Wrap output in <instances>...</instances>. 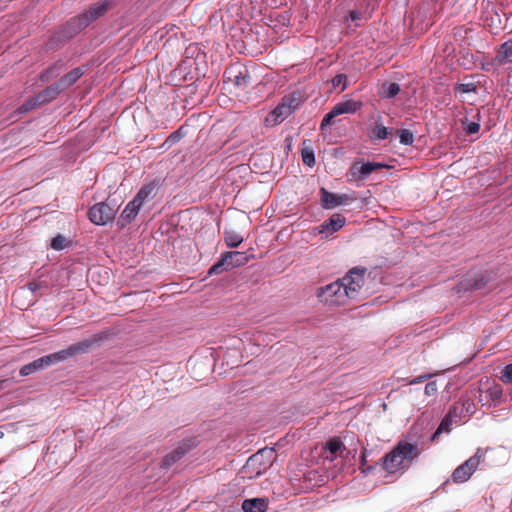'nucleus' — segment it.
<instances>
[{"label":"nucleus","instance_id":"nucleus-14","mask_svg":"<svg viewBox=\"0 0 512 512\" xmlns=\"http://www.w3.org/2000/svg\"><path fill=\"white\" fill-rule=\"evenodd\" d=\"M191 448L192 446L188 442L181 443L173 451H171L164 457L161 463V468L169 469L176 462H178L188 451H190Z\"/></svg>","mask_w":512,"mask_h":512},{"label":"nucleus","instance_id":"nucleus-48","mask_svg":"<svg viewBox=\"0 0 512 512\" xmlns=\"http://www.w3.org/2000/svg\"><path fill=\"white\" fill-rule=\"evenodd\" d=\"M27 287L31 292H34L37 289V285L35 283H29L27 284Z\"/></svg>","mask_w":512,"mask_h":512},{"label":"nucleus","instance_id":"nucleus-16","mask_svg":"<svg viewBox=\"0 0 512 512\" xmlns=\"http://www.w3.org/2000/svg\"><path fill=\"white\" fill-rule=\"evenodd\" d=\"M62 91L63 89L61 88L58 82L53 83L52 85H50L49 87H47L46 89H44L36 95V102H38L40 105L49 103L50 101L55 99Z\"/></svg>","mask_w":512,"mask_h":512},{"label":"nucleus","instance_id":"nucleus-30","mask_svg":"<svg viewBox=\"0 0 512 512\" xmlns=\"http://www.w3.org/2000/svg\"><path fill=\"white\" fill-rule=\"evenodd\" d=\"M302 160L307 166L312 167L315 164V156L313 150L309 148L303 149Z\"/></svg>","mask_w":512,"mask_h":512},{"label":"nucleus","instance_id":"nucleus-36","mask_svg":"<svg viewBox=\"0 0 512 512\" xmlns=\"http://www.w3.org/2000/svg\"><path fill=\"white\" fill-rule=\"evenodd\" d=\"M40 104L38 102H36V97L33 98V99H30L28 100L26 103H24L20 108V112L21 113H25V112H28L32 109H34L35 107L39 106Z\"/></svg>","mask_w":512,"mask_h":512},{"label":"nucleus","instance_id":"nucleus-28","mask_svg":"<svg viewBox=\"0 0 512 512\" xmlns=\"http://www.w3.org/2000/svg\"><path fill=\"white\" fill-rule=\"evenodd\" d=\"M400 143L403 145H411L414 141L413 133L408 129H401L399 131Z\"/></svg>","mask_w":512,"mask_h":512},{"label":"nucleus","instance_id":"nucleus-42","mask_svg":"<svg viewBox=\"0 0 512 512\" xmlns=\"http://www.w3.org/2000/svg\"><path fill=\"white\" fill-rule=\"evenodd\" d=\"M181 138V133L180 131H176V132H173L167 139H166V143H176L180 140Z\"/></svg>","mask_w":512,"mask_h":512},{"label":"nucleus","instance_id":"nucleus-18","mask_svg":"<svg viewBox=\"0 0 512 512\" xmlns=\"http://www.w3.org/2000/svg\"><path fill=\"white\" fill-rule=\"evenodd\" d=\"M495 61L499 65H505L512 62V39L504 42L495 57Z\"/></svg>","mask_w":512,"mask_h":512},{"label":"nucleus","instance_id":"nucleus-10","mask_svg":"<svg viewBox=\"0 0 512 512\" xmlns=\"http://www.w3.org/2000/svg\"><path fill=\"white\" fill-rule=\"evenodd\" d=\"M384 167L383 164L380 163H362L356 162L350 168V176L351 180H364L366 179L372 172Z\"/></svg>","mask_w":512,"mask_h":512},{"label":"nucleus","instance_id":"nucleus-31","mask_svg":"<svg viewBox=\"0 0 512 512\" xmlns=\"http://www.w3.org/2000/svg\"><path fill=\"white\" fill-rule=\"evenodd\" d=\"M476 88L477 87L474 83L469 82V83L458 84L455 89H456V91L464 94V93L475 92Z\"/></svg>","mask_w":512,"mask_h":512},{"label":"nucleus","instance_id":"nucleus-43","mask_svg":"<svg viewBox=\"0 0 512 512\" xmlns=\"http://www.w3.org/2000/svg\"><path fill=\"white\" fill-rule=\"evenodd\" d=\"M331 112L332 114L336 117L338 115H342V114H345L343 109H342V106L337 103L336 105H334V107L331 109Z\"/></svg>","mask_w":512,"mask_h":512},{"label":"nucleus","instance_id":"nucleus-4","mask_svg":"<svg viewBox=\"0 0 512 512\" xmlns=\"http://www.w3.org/2000/svg\"><path fill=\"white\" fill-rule=\"evenodd\" d=\"M364 269L354 268L339 281L344 290V294L347 299L357 300L361 296V289L364 284Z\"/></svg>","mask_w":512,"mask_h":512},{"label":"nucleus","instance_id":"nucleus-46","mask_svg":"<svg viewBox=\"0 0 512 512\" xmlns=\"http://www.w3.org/2000/svg\"><path fill=\"white\" fill-rule=\"evenodd\" d=\"M366 466V450L361 454L360 467Z\"/></svg>","mask_w":512,"mask_h":512},{"label":"nucleus","instance_id":"nucleus-7","mask_svg":"<svg viewBox=\"0 0 512 512\" xmlns=\"http://www.w3.org/2000/svg\"><path fill=\"white\" fill-rule=\"evenodd\" d=\"M249 261V256L244 252L232 251L223 254L221 260L212 265L209 274H219L224 270L243 266Z\"/></svg>","mask_w":512,"mask_h":512},{"label":"nucleus","instance_id":"nucleus-11","mask_svg":"<svg viewBox=\"0 0 512 512\" xmlns=\"http://www.w3.org/2000/svg\"><path fill=\"white\" fill-rule=\"evenodd\" d=\"M321 206L324 209H333L339 205L347 204L351 198L347 194H335L325 188L320 189Z\"/></svg>","mask_w":512,"mask_h":512},{"label":"nucleus","instance_id":"nucleus-17","mask_svg":"<svg viewBox=\"0 0 512 512\" xmlns=\"http://www.w3.org/2000/svg\"><path fill=\"white\" fill-rule=\"evenodd\" d=\"M268 508V503L264 498L246 499L242 503L244 512H265Z\"/></svg>","mask_w":512,"mask_h":512},{"label":"nucleus","instance_id":"nucleus-15","mask_svg":"<svg viewBox=\"0 0 512 512\" xmlns=\"http://www.w3.org/2000/svg\"><path fill=\"white\" fill-rule=\"evenodd\" d=\"M140 208H141V206L138 203H136L134 200L130 201L126 205L125 209L122 211V213L118 219V224L121 227H124L127 224H129L132 220L135 219V217L139 213Z\"/></svg>","mask_w":512,"mask_h":512},{"label":"nucleus","instance_id":"nucleus-22","mask_svg":"<svg viewBox=\"0 0 512 512\" xmlns=\"http://www.w3.org/2000/svg\"><path fill=\"white\" fill-rule=\"evenodd\" d=\"M154 190H155L154 184L150 183V184L144 185L138 191V193L136 194V196L134 197L133 200L142 207L143 203L146 200L153 197Z\"/></svg>","mask_w":512,"mask_h":512},{"label":"nucleus","instance_id":"nucleus-40","mask_svg":"<svg viewBox=\"0 0 512 512\" xmlns=\"http://www.w3.org/2000/svg\"><path fill=\"white\" fill-rule=\"evenodd\" d=\"M480 129V124L477 123V122H470L467 126H466V132L468 134H475L479 131Z\"/></svg>","mask_w":512,"mask_h":512},{"label":"nucleus","instance_id":"nucleus-44","mask_svg":"<svg viewBox=\"0 0 512 512\" xmlns=\"http://www.w3.org/2000/svg\"><path fill=\"white\" fill-rule=\"evenodd\" d=\"M377 466L378 465L376 463L374 466L373 465L363 466V467H360V469H361L362 474L367 475L370 472H372Z\"/></svg>","mask_w":512,"mask_h":512},{"label":"nucleus","instance_id":"nucleus-9","mask_svg":"<svg viewBox=\"0 0 512 512\" xmlns=\"http://www.w3.org/2000/svg\"><path fill=\"white\" fill-rule=\"evenodd\" d=\"M89 219L96 225H105L114 219L116 210L105 202L95 204L89 209Z\"/></svg>","mask_w":512,"mask_h":512},{"label":"nucleus","instance_id":"nucleus-13","mask_svg":"<svg viewBox=\"0 0 512 512\" xmlns=\"http://www.w3.org/2000/svg\"><path fill=\"white\" fill-rule=\"evenodd\" d=\"M297 98L289 97L284 98L282 103H280L273 111L272 116L274 117V121L276 123L282 122L285 118H287L297 107Z\"/></svg>","mask_w":512,"mask_h":512},{"label":"nucleus","instance_id":"nucleus-1","mask_svg":"<svg viewBox=\"0 0 512 512\" xmlns=\"http://www.w3.org/2000/svg\"><path fill=\"white\" fill-rule=\"evenodd\" d=\"M419 456L416 444L400 441L390 452L386 453L377 462L385 472V477L403 475Z\"/></svg>","mask_w":512,"mask_h":512},{"label":"nucleus","instance_id":"nucleus-8","mask_svg":"<svg viewBox=\"0 0 512 512\" xmlns=\"http://www.w3.org/2000/svg\"><path fill=\"white\" fill-rule=\"evenodd\" d=\"M484 457V451L478 449L477 452L458 466L452 473V480L455 483L466 482L478 468L481 459Z\"/></svg>","mask_w":512,"mask_h":512},{"label":"nucleus","instance_id":"nucleus-33","mask_svg":"<svg viewBox=\"0 0 512 512\" xmlns=\"http://www.w3.org/2000/svg\"><path fill=\"white\" fill-rule=\"evenodd\" d=\"M501 380L504 383L510 384L512 383V364H508L505 366L501 372Z\"/></svg>","mask_w":512,"mask_h":512},{"label":"nucleus","instance_id":"nucleus-20","mask_svg":"<svg viewBox=\"0 0 512 512\" xmlns=\"http://www.w3.org/2000/svg\"><path fill=\"white\" fill-rule=\"evenodd\" d=\"M230 74L229 80L233 81L234 85L237 87H246L250 83V76L247 69L239 70L237 73H234V70L231 69L228 72Z\"/></svg>","mask_w":512,"mask_h":512},{"label":"nucleus","instance_id":"nucleus-5","mask_svg":"<svg viewBox=\"0 0 512 512\" xmlns=\"http://www.w3.org/2000/svg\"><path fill=\"white\" fill-rule=\"evenodd\" d=\"M276 457L273 448L265 447L249 457L245 470H251L256 476L263 474L273 463Z\"/></svg>","mask_w":512,"mask_h":512},{"label":"nucleus","instance_id":"nucleus-47","mask_svg":"<svg viewBox=\"0 0 512 512\" xmlns=\"http://www.w3.org/2000/svg\"><path fill=\"white\" fill-rule=\"evenodd\" d=\"M350 18H351L352 20H358V19L360 18V14H359V12H357V11H355V10L351 11V12H350Z\"/></svg>","mask_w":512,"mask_h":512},{"label":"nucleus","instance_id":"nucleus-29","mask_svg":"<svg viewBox=\"0 0 512 512\" xmlns=\"http://www.w3.org/2000/svg\"><path fill=\"white\" fill-rule=\"evenodd\" d=\"M101 272L104 273L103 281L108 282V279H109L108 272L105 269L100 268V267L93 268V269L89 270L88 276L91 279V281H95L96 277H101Z\"/></svg>","mask_w":512,"mask_h":512},{"label":"nucleus","instance_id":"nucleus-25","mask_svg":"<svg viewBox=\"0 0 512 512\" xmlns=\"http://www.w3.org/2000/svg\"><path fill=\"white\" fill-rule=\"evenodd\" d=\"M224 239L229 247H237L243 242V236L234 230H225Z\"/></svg>","mask_w":512,"mask_h":512},{"label":"nucleus","instance_id":"nucleus-37","mask_svg":"<svg viewBox=\"0 0 512 512\" xmlns=\"http://www.w3.org/2000/svg\"><path fill=\"white\" fill-rule=\"evenodd\" d=\"M57 67L52 66L49 69H47L45 72L41 74V80L42 81H48L49 79L53 78L54 76H57Z\"/></svg>","mask_w":512,"mask_h":512},{"label":"nucleus","instance_id":"nucleus-12","mask_svg":"<svg viewBox=\"0 0 512 512\" xmlns=\"http://www.w3.org/2000/svg\"><path fill=\"white\" fill-rule=\"evenodd\" d=\"M346 223V219L341 214H333L329 219L325 220L322 224L316 227L319 234L328 237L334 232L339 231Z\"/></svg>","mask_w":512,"mask_h":512},{"label":"nucleus","instance_id":"nucleus-39","mask_svg":"<svg viewBox=\"0 0 512 512\" xmlns=\"http://www.w3.org/2000/svg\"><path fill=\"white\" fill-rule=\"evenodd\" d=\"M335 116L332 114V112L330 111L329 113H327L324 118L322 119L321 121V124H320V128L323 130L325 129L327 126H329L331 123H332V119L334 118Z\"/></svg>","mask_w":512,"mask_h":512},{"label":"nucleus","instance_id":"nucleus-23","mask_svg":"<svg viewBox=\"0 0 512 512\" xmlns=\"http://www.w3.org/2000/svg\"><path fill=\"white\" fill-rule=\"evenodd\" d=\"M326 449L330 452L331 460L340 455L344 450L345 446L340 438H332L326 444Z\"/></svg>","mask_w":512,"mask_h":512},{"label":"nucleus","instance_id":"nucleus-26","mask_svg":"<svg viewBox=\"0 0 512 512\" xmlns=\"http://www.w3.org/2000/svg\"><path fill=\"white\" fill-rule=\"evenodd\" d=\"M339 104L342 106V109L345 114L355 113L362 106L361 102L352 99L344 100L342 102H339Z\"/></svg>","mask_w":512,"mask_h":512},{"label":"nucleus","instance_id":"nucleus-6","mask_svg":"<svg viewBox=\"0 0 512 512\" xmlns=\"http://www.w3.org/2000/svg\"><path fill=\"white\" fill-rule=\"evenodd\" d=\"M316 296L321 302L328 305L340 306L346 304L344 290L339 280L318 288Z\"/></svg>","mask_w":512,"mask_h":512},{"label":"nucleus","instance_id":"nucleus-41","mask_svg":"<svg viewBox=\"0 0 512 512\" xmlns=\"http://www.w3.org/2000/svg\"><path fill=\"white\" fill-rule=\"evenodd\" d=\"M432 376H433V374L420 375V376L410 380L408 382V384L413 385V384L422 383V382L426 381L427 379L431 378Z\"/></svg>","mask_w":512,"mask_h":512},{"label":"nucleus","instance_id":"nucleus-27","mask_svg":"<svg viewBox=\"0 0 512 512\" xmlns=\"http://www.w3.org/2000/svg\"><path fill=\"white\" fill-rule=\"evenodd\" d=\"M68 240L65 236L59 234L56 237H54L51 241V247L54 250L60 251L63 250L68 245Z\"/></svg>","mask_w":512,"mask_h":512},{"label":"nucleus","instance_id":"nucleus-19","mask_svg":"<svg viewBox=\"0 0 512 512\" xmlns=\"http://www.w3.org/2000/svg\"><path fill=\"white\" fill-rule=\"evenodd\" d=\"M84 74V69L82 67H77L63 76L59 81V85L63 89H67L72 84H74L82 75Z\"/></svg>","mask_w":512,"mask_h":512},{"label":"nucleus","instance_id":"nucleus-24","mask_svg":"<svg viewBox=\"0 0 512 512\" xmlns=\"http://www.w3.org/2000/svg\"><path fill=\"white\" fill-rule=\"evenodd\" d=\"M452 423V412L449 411V413L442 419L439 427L434 432L431 439L434 441L442 432H450Z\"/></svg>","mask_w":512,"mask_h":512},{"label":"nucleus","instance_id":"nucleus-21","mask_svg":"<svg viewBox=\"0 0 512 512\" xmlns=\"http://www.w3.org/2000/svg\"><path fill=\"white\" fill-rule=\"evenodd\" d=\"M400 92V86L394 82H384L380 88L379 95L382 98L390 99Z\"/></svg>","mask_w":512,"mask_h":512},{"label":"nucleus","instance_id":"nucleus-32","mask_svg":"<svg viewBox=\"0 0 512 512\" xmlns=\"http://www.w3.org/2000/svg\"><path fill=\"white\" fill-rule=\"evenodd\" d=\"M347 77L344 74H338L332 79V85L334 88L341 86V91L346 88Z\"/></svg>","mask_w":512,"mask_h":512},{"label":"nucleus","instance_id":"nucleus-49","mask_svg":"<svg viewBox=\"0 0 512 512\" xmlns=\"http://www.w3.org/2000/svg\"><path fill=\"white\" fill-rule=\"evenodd\" d=\"M103 276H104V273H103V272H101V277H98V280H99L98 282H99V283H102V284H104V283H105V282L103 281Z\"/></svg>","mask_w":512,"mask_h":512},{"label":"nucleus","instance_id":"nucleus-34","mask_svg":"<svg viewBox=\"0 0 512 512\" xmlns=\"http://www.w3.org/2000/svg\"><path fill=\"white\" fill-rule=\"evenodd\" d=\"M373 133L378 139H386L389 134L388 129L382 124L376 125V127L373 130Z\"/></svg>","mask_w":512,"mask_h":512},{"label":"nucleus","instance_id":"nucleus-3","mask_svg":"<svg viewBox=\"0 0 512 512\" xmlns=\"http://www.w3.org/2000/svg\"><path fill=\"white\" fill-rule=\"evenodd\" d=\"M108 7L109 1L103 0L91 5L86 12L82 13L78 17L72 18L67 23L69 36L72 37L82 29L86 28L92 21L102 16L107 11Z\"/></svg>","mask_w":512,"mask_h":512},{"label":"nucleus","instance_id":"nucleus-35","mask_svg":"<svg viewBox=\"0 0 512 512\" xmlns=\"http://www.w3.org/2000/svg\"><path fill=\"white\" fill-rule=\"evenodd\" d=\"M503 390L499 385L489 389V396L493 401H499L502 398Z\"/></svg>","mask_w":512,"mask_h":512},{"label":"nucleus","instance_id":"nucleus-45","mask_svg":"<svg viewBox=\"0 0 512 512\" xmlns=\"http://www.w3.org/2000/svg\"><path fill=\"white\" fill-rule=\"evenodd\" d=\"M485 285V282L483 280V277H481V279L478 281L476 280L472 285L471 287L472 288H475V289H480L482 288L483 286Z\"/></svg>","mask_w":512,"mask_h":512},{"label":"nucleus","instance_id":"nucleus-2","mask_svg":"<svg viewBox=\"0 0 512 512\" xmlns=\"http://www.w3.org/2000/svg\"><path fill=\"white\" fill-rule=\"evenodd\" d=\"M94 340H84L70 345L68 348L61 351L46 355L34 360L31 363L24 365L20 369V375L28 376L38 370H42L53 364L65 361L73 356L87 352L93 345Z\"/></svg>","mask_w":512,"mask_h":512},{"label":"nucleus","instance_id":"nucleus-38","mask_svg":"<svg viewBox=\"0 0 512 512\" xmlns=\"http://www.w3.org/2000/svg\"><path fill=\"white\" fill-rule=\"evenodd\" d=\"M438 387L436 381L428 382L425 386V394L427 396H433L437 393Z\"/></svg>","mask_w":512,"mask_h":512}]
</instances>
